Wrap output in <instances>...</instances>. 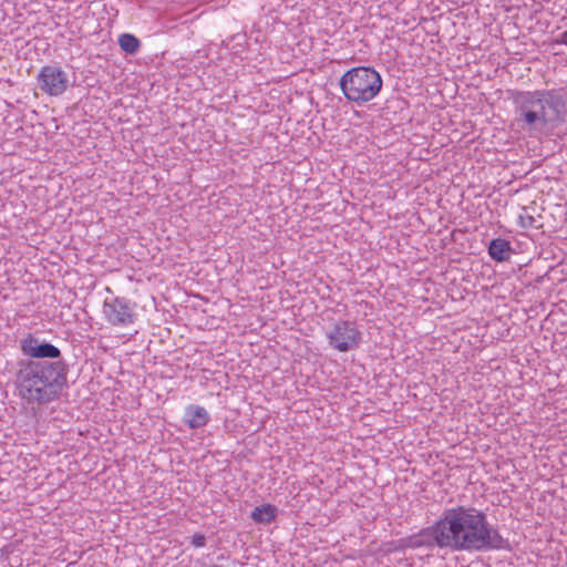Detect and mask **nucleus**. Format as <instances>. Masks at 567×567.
Here are the masks:
<instances>
[{"label":"nucleus","mask_w":567,"mask_h":567,"mask_svg":"<svg viewBox=\"0 0 567 567\" xmlns=\"http://www.w3.org/2000/svg\"><path fill=\"white\" fill-rule=\"evenodd\" d=\"M38 85L48 95L59 96L66 91L69 79L60 66L44 65L38 74Z\"/></svg>","instance_id":"9"},{"label":"nucleus","mask_w":567,"mask_h":567,"mask_svg":"<svg viewBox=\"0 0 567 567\" xmlns=\"http://www.w3.org/2000/svg\"><path fill=\"white\" fill-rule=\"evenodd\" d=\"M487 250L491 258L498 262L509 260L512 254L514 252L511 243L501 237L492 239Z\"/></svg>","instance_id":"11"},{"label":"nucleus","mask_w":567,"mask_h":567,"mask_svg":"<svg viewBox=\"0 0 567 567\" xmlns=\"http://www.w3.org/2000/svg\"><path fill=\"white\" fill-rule=\"evenodd\" d=\"M19 347L25 359L34 361L64 360L58 347L29 333L19 342Z\"/></svg>","instance_id":"6"},{"label":"nucleus","mask_w":567,"mask_h":567,"mask_svg":"<svg viewBox=\"0 0 567 567\" xmlns=\"http://www.w3.org/2000/svg\"><path fill=\"white\" fill-rule=\"evenodd\" d=\"M230 41L235 42V44L231 47V51L235 54H238L244 51L245 43H246V35L245 34H234L230 37Z\"/></svg>","instance_id":"15"},{"label":"nucleus","mask_w":567,"mask_h":567,"mask_svg":"<svg viewBox=\"0 0 567 567\" xmlns=\"http://www.w3.org/2000/svg\"><path fill=\"white\" fill-rule=\"evenodd\" d=\"M190 544L194 547H204L206 545V537L203 534H194L190 537Z\"/></svg>","instance_id":"16"},{"label":"nucleus","mask_w":567,"mask_h":567,"mask_svg":"<svg viewBox=\"0 0 567 567\" xmlns=\"http://www.w3.org/2000/svg\"><path fill=\"white\" fill-rule=\"evenodd\" d=\"M555 42L558 44L567 45V30L561 32L559 37L555 40Z\"/></svg>","instance_id":"17"},{"label":"nucleus","mask_w":567,"mask_h":567,"mask_svg":"<svg viewBox=\"0 0 567 567\" xmlns=\"http://www.w3.org/2000/svg\"><path fill=\"white\" fill-rule=\"evenodd\" d=\"M183 421L189 429H199L209 422V414L205 408L190 404L185 409Z\"/></svg>","instance_id":"10"},{"label":"nucleus","mask_w":567,"mask_h":567,"mask_svg":"<svg viewBox=\"0 0 567 567\" xmlns=\"http://www.w3.org/2000/svg\"><path fill=\"white\" fill-rule=\"evenodd\" d=\"M512 100L523 130L556 127L565 122L566 102L557 90L515 91Z\"/></svg>","instance_id":"3"},{"label":"nucleus","mask_w":567,"mask_h":567,"mask_svg":"<svg viewBox=\"0 0 567 567\" xmlns=\"http://www.w3.org/2000/svg\"><path fill=\"white\" fill-rule=\"evenodd\" d=\"M405 546L410 548L425 547L431 550L434 548L447 549L445 530L441 517L431 526L409 537Z\"/></svg>","instance_id":"7"},{"label":"nucleus","mask_w":567,"mask_h":567,"mask_svg":"<svg viewBox=\"0 0 567 567\" xmlns=\"http://www.w3.org/2000/svg\"><path fill=\"white\" fill-rule=\"evenodd\" d=\"M441 519L450 551L483 553L509 548L508 540L475 507L445 508Z\"/></svg>","instance_id":"1"},{"label":"nucleus","mask_w":567,"mask_h":567,"mask_svg":"<svg viewBox=\"0 0 567 567\" xmlns=\"http://www.w3.org/2000/svg\"><path fill=\"white\" fill-rule=\"evenodd\" d=\"M526 207H523V213L518 215L517 224L520 228H538L534 216L526 213Z\"/></svg>","instance_id":"14"},{"label":"nucleus","mask_w":567,"mask_h":567,"mask_svg":"<svg viewBox=\"0 0 567 567\" xmlns=\"http://www.w3.org/2000/svg\"><path fill=\"white\" fill-rule=\"evenodd\" d=\"M277 508L274 505L265 504L254 508L250 518L257 524H270L276 519Z\"/></svg>","instance_id":"12"},{"label":"nucleus","mask_w":567,"mask_h":567,"mask_svg":"<svg viewBox=\"0 0 567 567\" xmlns=\"http://www.w3.org/2000/svg\"><path fill=\"white\" fill-rule=\"evenodd\" d=\"M103 313L106 321L112 326L125 327L133 324L136 313L130 300L124 297L106 299L103 305Z\"/></svg>","instance_id":"8"},{"label":"nucleus","mask_w":567,"mask_h":567,"mask_svg":"<svg viewBox=\"0 0 567 567\" xmlns=\"http://www.w3.org/2000/svg\"><path fill=\"white\" fill-rule=\"evenodd\" d=\"M68 372L65 360L20 359L14 367L17 394L29 405L41 406L56 401L68 388Z\"/></svg>","instance_id":"2"},{"label":"nucleus","mask_w":567,"mask_h":567,"mask_svg":"<svg viewBox=\"0 0 567 567\" xmlns=\"http://www.w3.org/2000/svg\"><path fill=\"white\" fill-rule=\"evenodd\" d=\"M339 84L344 97L361 106L380 93L383 81L373 68L355 66L343 73Z\"/></svg>","instance_id":"4"},{"label":"nucleus","mask_w":567,"mask_h":567,"mask_svg":"<svg viewBox=\"0 0 567 567\" xmlns=\"http://www.w3.org/2000/svg\"><path fill=\"white\" fill-rule=\"evenodd\" d=\"M118 44L124 52L134 54L138 50L141 42L135 35L123 33L118 38Z\"/></svg>","instance_id":"13"},{"label":"nucleus","mask_w":567,"mask_h":567,"mask_svg":"<svg viewBox=\"0 0 567 567\" xmlns=\"http://www.w3.org/2000/svg\"><path fill=\"white\" fill-rule=\"evenodd\" d=\"M329 344L340 351L348 352L359 347L362 334L357 324L349 320H337L326 332Z\"/></svg>","instance_id":"5"}]
</instances>
